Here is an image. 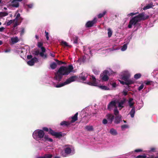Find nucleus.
Masks as SVG:
<instances>
[{
	"instance_id": "c03bdc74",
	"label": "nucleus",
	"mask_w": 158,
	"mask_h": 158,
	"mask_svg": "<svg viewBox=\"0 0 158 158\" xmlns=\"http://www.w3.org/2000/svg\"><path fill=\"white\" fill-rule=\"evenodd\" d=\"M54 60L56 62L57 64H58V65H60L62 64V61H60L56 59H55Z\"/></svg>"
},
{
	"instance_id": "6e6d98bb",
	"label": "nucleus",
	"mask_w": 158,
	"mask_h": 158,
	"mask_svg": "<svg viewBox=\"0 0 158 158\" xmlns=\"http://www.w3.org/2000/svg\"><path fill=\"white\" fill-rule=\"evenodd\" d=\"M138 12H136L135 13H131L130 14H129L128 15V16H132L134 15H136L137 14H138Z\"/></svg>"
},
{
	"instance_id": "2f4dec72",
	"label": "nucleus",
	"mask_w": 158,
	"mask_h": 158,
	"mask_svg": "<svg viewBox=\"0 0 158 158\" xmlns=\"http://www.w3.org/2000/svg\"><path fill=\"white\" fill-rule=\"evenodd\" d=\"M67 85L66 83H65V82L60 84H59L56 85L55 87L56 88H59L64 86V85Z\"/></svg>"
},
{
	"instance_id": "6ab92c4d",
	"label": "nucleus",
	"mask_w": 158,
	"mask_h": 158,
	"mask_svg": "<svg viewBox=\"0 0 158 158\" xmlns=\"http://www.w3.org/2000/svg\"><path fill=\"white\" fill-rule=\"evenodd\" d=\"M114 119V123L116 124H118L120 123L121 120V116L119 115L116 116Z\"/></svg>"
},
{
	"instance_id": "79ce46f5",
	"label": "nucleus",
	"mask_w": 158,
	"mask_h": 158,
	"mask_svg": "<svg viewBox=\"0 0 158 158\" xmlns=\"http://www.w3.org/2000/svg\"><path fill=\"white\" fill-rule=\"evenodd\" d=\"M128 126L127 125H123L121 126V129L123 130H124L126 128H128Z\"/></svg>"
},
{
	"instance_id": "473e14b6",
	"label": "nucleus",
	"mask_w": 158,
	"mask_h": 158,
	"mask_svg": "<svg viewBox=\"0 0 158 158\" xmlns=\"http://www.w3.org/2000/svg\"><path fill=\"white\" fill-rule=\"evenodd\" d=\"M33 54H34L35 56H37L40 55V52L39 50H34L33 51Z\"/></svg>"
},
{
	"instance_id": "f03ea898",
	"label": "nucleus",
	"mask_w": 158,
	"mask_h": 158,
	"mask_svg": "<svg viewBox=\"0 0 158 158\" xmlns=\"http://www.w3.org/2000/svg\"><path fill=\"white\" fill-rule=\"evenodd\" d=\"M149 17V16L145 15L144 13H141L138 15L133 17L130 20L128 27L129 28H131L132 27V25L135 27H136L138 22L142 20H145L147 19Z\"/></svg>"
},
{
	"instance_id": "bb28decb",
	"label": "nucleus",
	"mask_w": 158,
	"mask_h": 158,
	"mask_svg": "<svg viewBox=\"0 0 158 158\" xmlns=\"http://www.w3.org/2000/svg\"><path fill=\"white\" fill-rule=\"evenodd\" d=\"M106 11H104L102 13H100L98 15V19L101 18L103 17L106 15Z\"/></svg>"
},
{
	"instance_id": "20e7f679",
	"label": "nucleus",
	"mask_w": 158,
	"mask_h": 158,
	"mask_svg": "<svg viewBox=\"0 0 158 158\" xmlns=\"http://www.w3.org/2000/svg\"><path fill=\"white\" fill-rule=\"evenodd\" d=\"M44 134L43 130L38 129L34 131L32 135L34 138L35 139H41L43 138Z\"/></svg>"
},
{
	"instance_id": "cd10ccee",
	"label": "nucleus",
	"mask_w": 158,
	"mask_h": 158,
	"mask_svg": "<svg viewBox=\"0 0 158 158\" xmlns=\"http://www.w3.org/2000/svg\"><path fill=\"white\" fill-rule=\"evenodd\" d=\"M61 45L64 47H71V45H69L67 42L64 41H62L61 42Z\"/></svg>"
},
{
	"instance_id": "2eb2a0df",
	"label": "nucleus",
	"mask_w": 158,
	"mask_h": 158,
	"mask_svg": "<svg viewBox=\"0 0 158 158\" xmlns=\"http://www.w3.org/2000/svg\"><path fill=\"white\" fill-rule=\"evenodd\" d=\"M126 99L125 98H123V99L121 100L120 102L118 101V107H121V108L124 107L123 104L126 102Z\"/></svg>"
},
{
	"instance_id": "09e8293b",
	"label": "nucleus",
	"mask_w": 158,
	"mask_h": 158,
	"mask_svg": "<svg viewBox=\"0 0 158 158\" xmlns=\"http://www.w3.org/2000/svg\"><path fill=\"white\" fill-rule=\"evenodd\" d=\"M152 82V81H145V83L147 85H151V83Z\"/></svg>"
},
{
	"instance_id": "680f3d73",
	"label": "nucleus",
	"mask_w": 158,
	"mask_h": 158,
	"mask_svg": "<svg viewBox=\"0 0 158 158\" xmlns=\"http://www.w3.org/2000/svg\"><path fill=\"white\" fill-rule=\"evenodd\" d=\"M44 139L46 141H47L48 139L49 138H48V135H44Z\"/></svg>"
},
{
	"instance_id": "338daca9",
	"label": "nucleus",
	"mask_w": 158,
	"mask_h": 158,
	"mask_svg": "<svg viewBox=\"0 0 158 158\" xmlns=\"http://www.w3.org/2000/svg\"><path fill=\"white\" fill-rule=\"evenodd\" d=\"M5 29V28L2 27L0 28V32H2Z\"/></svg>"
},
{
	"instance_id": "7c9ffc66",
	"label": "nucleus",
	"mask_w": 158,
	"mask_h": 158,
	"mask_svg": "<svg viewBox=\"0 0 158 158\" xmlns=\"http://www.w3.org/2000/svg\"><path fill=\"white\" fill-rule=\"evenodd\" d=\"M152 6H153L152 4H148L143 7V9L144 10H146L152 7Z\"/></svg>"
},
{
	"instance_id": "bf43d9fd",
	"label": "nucleus",
	"mask_w": 158,
	"mask_h": 158,
	"mask_svg": "<svg viewBox=\"0 0 158 158\" xmlns=\"http://www.w3.org/2000/svg\"><path fill=\"white\" fill-rule=\"evenodd\" d=\"M40 48H41V51H42L41 52H45L46 49L44 47H41Z\"/></svg>"
},
{
	"instance_id": "58836bf2",
	"label": "nucleus",
	"mask_w": 158,
	"mask_h": 158,
	"mask_svg": "<svg viewBox=\"0 0 158 158\" xmlns=\"http://www.w3.org/2000/svg\"><path fill=\"white\" fill-rule=\"evenodd\" d=\"M15 21V19L10 20L7 23L6 25L7 26H9Z\"/></svg>"
},
{
	"instance_id": "69168bd1",
	"label": "nucleus",
	"mask_w": 158,
	"mask_h": 158,
	"mask_svg": "<svg viewBox=\"0 0 158 158\" xmlns=\"http://www.w3.org/2000/svg\"><path fill=\"white\" fill-rule=\"evenodd\" d=\"M113 87H115L116 86V84L115 82H114L111 84Z\"/></svg>"
},
{
	"instance_id": "49530a36",
	"label": "nucleus",
	"mask_w": 158,
	"mask_h": 158,
	"mask_svg": "<svg viewBox=\"0 0 158 158\" xmlns=\"http://www.w3.org/2000/svg\"><path fill=\"white\" fill-rule=\"evenodd\" d=\"M45 155L46 158H51L52 156V155L51 154H46Z\"/></svg>"
},
{
	"instance_id": "4be33fe9",
	"label": "nucleus",
	"mask_w": 158,
	"mask_h": 158,
	"mask_svg": "<svg viewBox=\"0 0 158 158\" xmlns=\"http://www.w3.org/2000/svg\"><path fill=\"white\" fill-rule=\"evenodd\" d=\"M57 66V64L55 62H52L50 64V67L52 69H55Z\"/></svg>"
},
{
	"instance_id": "4468645a",
	"label": "nucleus",
	"mask_w": 158,
	"mask_h": 158,
	"mask_svg": "<svg viewBox=\"0 0 158 158\" xmlns=\"http://www.w3.org/2000/svg\"><path fill=\"white\" fill-rule=\"evenodd\" d=\"M119 81L120 83L122 84L123 85H127L128 86L129 85L134 84V81H128V82H124L120 80H119Z\"/></svg>"
},
{
	"instance_id": "13d9d810",
	"label": "nucleus",
	"mask_w": 158,
	"mask_h": 158,
	"mask_svg": "<svg viewBox=\"0 0 158 158\" xmlns=\"http://www.w3.org/2000/svg\"><path fill=\"white\" fill-rule=\"evenodd\" d=\"M27 7L30 8H32L33 6V4H29L27 5Z\"/></svg>"
},
{
	"instance_id": "c9c22d12",
	"label": "nucleus",
	"mask_w": 158,
	"mask_h": 158,
	"mask_svg": "<svg viewBox=\"0 0 158 158\" xmlns=\"http://www.w3.org/2000/svg\"><path fill=\"white\" fill-rule=\"evenodd\" d=\"M78 37L77 36H75L73 37V43L74 44H77L78 43Z\"/></svg>"
},
{
	"instance_id": "ea45409f",
	"label": "nucleus",
	"mask_w": 158,
	"mask_h": 158,
	"mask_svg": "<svg viewBox=\"0 0 158 158\" xmlns=\"http://www.w3.org/2000/svg\"><path fill=\"white\" fill-rule=\"evenodd\" d=\"M127 48V44H124L122 46V48H121V50L122 51H125Z\"/></svg>"
},
{
	"instance_id": "5701e85b",
	"label": "nucleus",
	"mask_w": 158,
	"mask_h": 158,
	"mask_svg": "<svg viewBox=\"0 0 158 158\" xmlns=\"http://www.w3.org/2000/svg\"><path fill=\"white\" fill-rule=\"evenodd\" d=\"M85 129L88 131H90L93 130V127L92 126H86L85 127Z\"/></svg>"
},
{
	"instance_id": "39448f33",
	"label": "nucleus",
	"mask_w": 158,
	"mask_h": 158,
	"mask_svg": "<svg viewBox=\"0 0 158 158\" xmlns=\"http://www.w3.org/2000/svg\"><path fill=\"white\" fill-rule=\"evenodd\" d=\"M109 74V71L107 70H104L103 73L100 74L101 79L103 81H107L109 79L108 75Z\"/></svg>"
},
{
	"instance_id": "a19ab883",
	"label": "nucleus",
	"mask_w": 158,
	"mask_h": 158,
	"mask_svg": "<svg viewBox=\"0 0 158 158\" xmlns=\"http://www.w3.org/2000/svg\"><path fill=\"white\" fill-rule=\"evenodd\" d=\"M43 43L42 42H38L37 43V46L38 48H41V47H43Z\"/></svg>"
},
{
	"instance_id": "de8ad7c7",
	"label": "nucleus",
	"mask_w": 158,
	"mask_h": 158,
	"mask_svg": "<svg viewBox=\"0 0 158 158\" xmlns=\"http://www.w3.org/2000/svg\"><path fill=\"white\" fill-rule=\"evenodd\" d=\"M144 87V85L142 84L138 88V89L139 91H140L142 90Z\"/></svg>"
},
{
	"instance_id": "37998d69",
	"label": "nucleus",
	"mask_w": 158,
	"mask_h": 158,
	"mask_svg": "<svg viewBox=\"0 0 158 158\" xmlns=\"http://www.w3.org/2000/svg\"><path fill=\"white\" fill-rule=\"evenodd\" d=\"M15 22L14 23V26H13V27H16L17 26L19 25L21 23L17 21H15Z\"/></svg>"
},
{
	"instance_id": "9b49d317",
	"label": "nucleus",
	"mask_w": 158,
	"mask_h": 158,
	"mask_svg": "<svg viewBox=\"0 0 158 158\" xmlns=\"http://www.w3.org/2000/svg\"><path fill=\"white\" fill-rule=\"evenodd\" d=\"M38 61V59L36 57H34L31 59L30 60L28 61L27 62V64L30 66H32L34 65L35 62Z\"/></svg>"
},
{
	"instance_id": "f704fd0d",
	"label": "nucleus",
	"mask_w": 158,
	"mask_h": 158,
	"mask_svg": "<svg viewBox=\"0 0 158 158\" xmlns=\"http://www.w3.org/2000/svg\"><path fill=\"white\" fill-rule=\"evenodd\" d=\"M99 87L102 89L104 90H109V88L107 87L105 85H100L99 86Z\"/></svg>"
},
{
	"instance_id": "a211bd4d",
	"label": "nucleus",
	"mask_w": 158,
	"mask_h": 158,
	"mask_svg": "<svg viewBox=\"0 0 158 158\" xmlns=\"http://www.w3.org/2000/svg\"><path fill=\"white\" fill-rule=\"evenodd\" d=\"M11 6L14 7H18L19 6V3L16 1L13 0L11 2Z\"/></svg>"
},
{
	"instance_id": "393cba45",
	"label": "nucleus",
	"mask_w": 158,
	"mask_h": 158,
	"mask_svg": "<svg viewBox=\"0 0 158 158\" xmlns=\"http://www.w3.org/2000/svg\"><path fill=\"white\" fill-rule=\"evenodd\" d=\"M110 133L113 135H116L117 134L116 131L113 128L110 130Z\"/></svg>"
},
{
	"instance_id": "72a5a7b5",
	"label": "nucleus",
	"mask_w": 158,
	"mask_h": 158,
	"mask_svg": "<svg viewBox=\"0 0 158 158\" xmlns=\"http://www.w3.org/2000/svg\"><path fill=\"white\" fill-rule=\"evenodd\" d=\"M40 56L42 58L45 59L47 57V55L46 54H44V52H40Z\"/></svg>"
},
{
	"instance_id": "3c124183",
	"label": "nucleus",
	"mask_w": 158,
	"mask_h": 158,
	"mask_svg": "<svg viewBox=\"0 0 158 158\" xmlns=\"http://www.w3.org/2000/svg\"><path fill=\"white\" fill-rule=\"evenodd\" d=\"M128 103L129 106L131 108H133V107H134V106H133L134 104V102H128Z\"/></svg>"
},
{
	"instance_id": "864d4df0",
	"label": "nucleus",
	"mask_w": 158,
	"mask_h": 158,
	"mask_svg": "<svg viewBox=\"0 0 158 158\" xmlns=\"http://www.w3.org/2000/svg\"><path fill=\"white\" fill-rule=\"evenodd\" d=\"M93 72H94V73L96 75H97V74H98L99 71H98V70H97V69H94L93 70Z\"/></svg>"
},
{
	"instance_id": "b1692460",
	"label": "nucleus",
	"mask_w": 158,
	"mask_h": 158,
	"mask_svg": "<svg viewBox=\"0 0 158 158\" xmlns=\"http://www.w3.org/2000/svg\"><path fill=\"white\" fill-rule=\"evenodd\" d=\"M135 112V107H133L130 112V114L131 118H133L134 116V114Z\"/></svg>"
},
{
	"instance_id": "aec40b11",
	"label": "nucleus",
	"mask_w": 158,
	"mask_h": 158,
	"mask_svg": "<svg viewBox=\"0 0 158 158\" xmlns=\"http://www.w3.org/2000/svg\"><path fill=\"white\" fill-rule=\"evenodd\" d=\"M19 39L17 36L15 37H12L11 38V41L13 44H15L17 43L19 41Z\"/></svg>"
},
{
	"instance_id": "774afa93",
	"label": "nucleus",
	"mask_w": 158,
	"mask_h": 158,
	"mask_svg": "<svg viewBox=\"0 0 158 158\" xmlns=\"http://www.w3.org/2000/svg\"><path fill=\"white\" fill-rule=\"evenodd\" d=\"M154 158V156L152 155L151 156L148 157H147V156H146V157H145V158Z\"/></svg>"
},
{
	"instance_id": "f3484780",
	"label": "nucleus",
	"mask_w": 158,
	"mask_h": 158,
	"mask_svg": "<svg viewBox=\"0 0 158 158\" xmlns=\"http://www.w3.org/2000/svg\"><path fill=\"white\" fill-rule=\"evenodd\" d=\"M78 115V112H77L73 116L71 117L72 120L70 122L71 123H73L77 120V116Z\"/></svg>"
},
{
	"instance_id": "7ed1b4c3",
	"label": "nucleus",
	"mask_w": 158,
	"mask_h": 158,
	"mask_svg": "<svg viewBox=\"0 0 158 158\" xmlns=\"http://www.w3.org/2000/svg\"><path fill=\"white\" fill-rule=\"evenodd\" d=\"M42 130L46 132H48L49 134L52 136H55L56 138H60L62 136V135L61 132H56L50 128L49 129L47 127H44L43 128Z\"/></svg>"
},
{
	"instance_id": "423d86ee",
	"label": "nucleus",
	"mask_w": 158,
	"mask_h": 158,
	"mask_svg": "<svg viewBox=\"0 0 158 158\" xmlns=\"http://www.w3.org/2000/svg\"><path fill=\"white\" fill-rule=\"evenodd\" d=\"M121 77L122 79L125 81L128 82V81H132V80L129 79L130 77V75L128 72H125L124 73L121 75Z\"/></svg>"
},
{
	"instance_id": "6e6552de",
	"label": "nucleus",
	"mask_w": 158,
	"mask_h": 158,
	"mask_svg": "<svg viewBox=\"0 0 158 158\" xmlns=\"http://www.w3.org/2000/svg\"><path fill=\"white\" fill-rule=\"evenodd\" d=\"M78 77L77 76H72L70 77L69 78H68L65 81V83H66V84H69L71 82L75 81H77V78Z\"/></svg>"
},
{
	"instance_id": "5fc2aeb1",
	"label": "nucleus",
	"mask_w": 158,
	"mask_h": 158,
	"mask_svg": "<svg viewBox=\"0 0 158 158\" xmlns=\"http://www.w3.org/2000/svg\"><path fill=\"white\" fill-rule=\"evenodd\" d=\"M108 121L106 119H104L102 121V123L104 124H106L107 123Z\"/></svg>"
},
{
	"instance_id": "f8f14e48",
	"label": "nucleus",
	"mask_w": 158,
	"mask_h": 158,
	"mask_svg": "<svg viewBox=\"0 0 158 158\" xmlns=\"http://www.w3.org/2000/svg\"><path fill=\"white\" fill-rule=\"evenodd\" d=\"M114 107H115V108L116 107H117L116 106V102L115 101H111L109 104L107 108L109 110H110L111 109Z\"/></svg>"
},
{
	"instance_id": "412c9836",
	"label": "nucleus",
	"mask_w": 158,
	"mask_h": 158,
	"mask_svg": "<svg viewBox=\"0 0 158 158\" xmlns=\"http://www.w3.org/2000/svg\"><path fill=\"white\" fill-rule=\"evenodd\" d=\"M90 80L91 81L94 83H95V85H97V82L96 81V79L95 77L93 75L90 76Z\"/></svg>"
},
{
	"instance_id": "e2e57ef3",
	"label": "nucleus",
	"mask_w": 158,
	"mask_h": 158,
	"mask_svg": "<svg viewBox=\"0 0 158 158\" xmlns=\"http://www.w3.org/2000/svg\"><path fill=\"white\" fill-rule=\"evenodd\" d=\"M142 151V150L141 149H136L135 150V152H140Z\"/></svg>"
},
{
	"instance_id": "4c0bfd02",
	"label": "nucleus",
	"mask_w": 158,
	"mask_h": 158,
	"mask_svg": "<svg viewBox=\"0 0 158 158\" xmlns=\"http://www.w3.org/2000/svg\"><path fill=\"white\" fill-rule=\"evenodd\" d=\"M114 114L116 116L118 115L119 111L118 110L117 107H116L114 110Z\"/></svg>"
},
{
	"instance_id": "052dcab7",
	"label": "nucleus",
	"mask_w": 158,
	"mask_h": 158,
	"mask_svg": "<svg viewBox=\"0 0 158 158\" xmlns=\"http://www.w3.org/2000/svg\"><path fill=\"white\" fill-rule=\"evenodd\" d=\"M25 31L24 29V28H22V30L20 32V35H22L24 33Z\"/></svg>"
},
{
	"instance_id": "8fccbe9b",
	"label": "nucleus",
	"mask_w": 158,
	"mask_h": 158,
	"mask_svg": "<svg viewBox=\"0 0 158 158\" xmlns=\"http://www.w3.org/2000/svg\"><path fill=\"white\" fill-rule=\"evenodd\" d=\"M45 36L46 37V38L47 40H48L49 39V38L48 36V33L46 31H45Z\"/></svg>"
},
{
	"instance_id": "e433bc0d",
	"label": "nucleus",
	"mask_w": 158,
	"mask_h": 158,
	"mask_svg": "<svg viewBox=\"0 0 158 158\" xmlns=\"http://www.w3.org/2000/svg\"><path fill=\"white\" fill-rule=\"evenodd\" d=\"M141 76V75L140 73H137L135 74L134 76V77L135 79H138L140 78Z\"/></svg>"
},
{
	"instance_id": "c756f323",
	"label": "nucleus",
	"mask_w": 158,
	"mask_h": 158,
	"mask_svg": "<svg viewBox=\"0 0 158 158\" xmlns=\"http://www.w3.org/2000/svg\"><path fill=\"white\" fill-rule=\"evenodd\" d=\"M8 13L6 12H0V17H3L7 15Z\"/></svg>"
},
{
	"instance_id": "dca6fc26",
	"label": "nucleus",
	"mask_w": 158,
	"mask_h": 158,
	"mask_svg": "<svg viewBox=\"0 0 158 158\" xmlns=\"http://www.w3.org/2000/svg\"><path fill=\"white\" fill-rule=\"evenodd\" d=\"M23 18L20 16V15L19 13L17 14L16 18L14 19L15 21H17L20 23H21L23 20Z\"/></svg>"
},
{
	"instance_id": "a18cd8bd",
	"label": "nucleus",
	"mask_w": 158,
	"mask_h": 158,
	"mask_svg": "<svg viewBox=\"0 0 158 158\" xmlns=\"http://www.w3.org/2000/svg\"><path fill=\"white\" fill-rule=\"evenodd\" d=\"M87 84L89 85H92V86H96V85H95V83H94L92 81V82H90V81H89L87 83Z\"/></svg>"
},
{
	"instance_id": "0e129e2a",
	"label": "nucleus",
	"mask_w": 158,
	"mask_h": 158,
	"mask_svg": "<svg viewBox=\"0 0 158 158\" xmlns=\"http://www.w3.org/2000/svg\"><path fill=\"white\" fill-rule=\"evenodd\" d=\"M32 56L31 55H28L27 56V58L28 59H30L32 58Z\"/></svg>"
},
{
	"instance_id": "f257e3e1",
	"label": "nucleus",
	"mask_w": 158,
	"mask_h": 158,
	"mask_svg": "<svg viewBox=\"0 0 158 158\" xmlns=\"http://www.w3.org/2000/svg\"><path fill=\"white\" fill-rule=\"evenodd\" d=\"M73 69L72 65H69L68 67L64 66L60 67L58 71L55 73V78L58 81H60L63 75H68L72 71Z\"/></svg>"
},
{
	"instance_id": "4d7b16f0",
	"label": "nucleus",
	"mask_w": 158,
	"mask_h": 158,
	"mask_svg": "<svg viewBox=\"0 0 158 158\" xmlns=\"http://www.w3.org/2000/svg\"><path fill=\"white\" fill-rule=\"evenodd\" d=\"M156 148H150V150L149 151V152H155Z\"/></svg>"
},
{
	"instance_id": "1a4fd4ad",
	"label": "nucleus",
	"mask_w": 158,
	"mask_h": 158,
	"mask_svg": "<svg viewBox=\"0 0 158 158\" xmlns=\"http://www.w3.org/2000/svg\"><path fill=\"white\" fill-rule=\"evenodd\" d=\"M97 22V19L94 18L93 20L88 21L85 24V27H92L93 25Z\"/></svg>"
},
{
	"instance_id": "ddd939ff",
	"label": "nucleus",
	"mask_w": 158,
	"mask_h": 158,
	"mask_svg": "<svg viewBox=\"0 0 158 158\" xmlns=\"http://www.w3.org/2000/svg\"><path fill=\"white\" fill-rule=\"evenodd\" d=\"M106 116L108 123L110 124L111 123L114 118V115L111 114H108Z\"/></svg>"
},
{
	"instance_id": "9d476101",
	"label": "nucleus",
	"mask_w": 158,
	"mask_h": 158,
	"mask_svg": "<svg viewBox=\"0 0 158 158\" xmlns=\"http://www.w3.org/2000/svg\"><path fill=\"white\" fill-rule=\"evenodd\" d=\"M71 123L70 122L63 121L60 123V126L63 127H70V124Z\"/></svg>"
},
{
	"instance_id": "a878e982",
	"label": "nucleus",
	"mask_w": 158,
	"mask_h": 158,
	"mask_svg": "<svg viewBox=\"0 0 158 158\" xmlns=\"http://www.w3.org/2000/svg\"><path fill=\"white\" fill-rule=\"evenodd\" d=\"M71 149L69 148H67L64 149L65 152L67 154H69L71 152Z\"/></svg>"
},
{
	"instance_id": "c85d7f7f",
	"label": "nucleus",
	"mask_w": 158,
	"mask_h": 158,
	"mask_svg": "<svg viewBox=\"0 0 158 158\" xmlns=\"http://www.w3.org/2000/svg\"><path fill=\"white\" fill-rule=\"evenodd\" d=\"M108 35L109 37H110L112 35V31L110 28L107 29Z\"/></svg>"
},
{
	"instance_id": "603ef678",
	"label": "nucleus",
	"mask_w": 158,
	"mask_h": 158,
	"mask_svg": "<svg viewBox=\"0 0 158 158\" xmlns=\"http://www.w3.org/2000/svg\"><path fill=\"white\" fill-rule=\"evenodd\" d=\"M146 156L145 155H139L137 156L136 158H145Z\"/></svg>"
},
{
	"instance_id": "0eeeda50",
	"label": "nucleus",
	"mask_w": 158,
	"mask_h": 158,
	"mask_svg": "<svg viewBox=\"0 0 158 158\" xmlns=\"http://www.w3.org/2000/svg\"><path fill=\"white\" fill-rule=\"evenodd\" d=\"M78 77V81H85L86 80L87 77L88 76V74L87 73L85 72H83L80 74L79 76H77Z\"/></svg>"
}]
</instances>
